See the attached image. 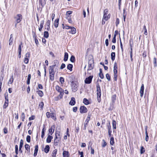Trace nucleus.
Returning a JSON list of instances; mask_svg holds the SVG:
<instances>
[{"mask_svg": "<svg viewBox=\"0 0 157 157\" xmlns=\"http://www.w3.org/2000/svg\"><path fill=\"white\" fill-rule=\"evenodd\" d=\"M35 118V116L34 115H32L31 117H29V121H31L32 120H33Z\"/></svg>", "mask_w": 157, "mask_h": 157, "instance_id": "nucleus-62", "label": "nucleus"}, {"mask_svg": "<svg viewBox=\"0 0 157 157\" xmlns=\"http://www.w3.org/2000/svg\"><path fill=\"white\" fill-rule=\"evenodd\" d=\"M110 17V14H109L107 16L106 15V18L105 19V21L108 20Z\"/></svg>", "mask_w": 157, "mask_h": 157, "instance_id": "nucleus-64", "label": "nucleus"}, {"mask_svg": "<svg viewBox=\"0 0 157 157\" xmlns=\"http://www.w3.org/2000/svg\"><path fill=\"white\" fill-rule=\"evenodd\" d=\"M31 78V75L30 74H29L28 76L27 80V83L29 85L30 82V80Z\"/></svg>", "mask_w": 157, "mask_h": 157, "instance_id": "nucleus-32", "label": "nucleus"}, {"mask_svg": "<svg viewBox=\"0 0 157 157\" xmlns=\"http://www.w3.org/2000/svg\"><path fill=\"white\" fill-rule=\"evenodd\" d=\"M14 18L15 19L16 22L19 23L22 20V16L21 14H18L16 16L14 17Z\"/></svg>", "mask_w": 157, "mask_h": 157, "instance_id": "nucleus-3", "label": "nucleus"}, {"mask_svg": "<svg viewBox=\"0 0 157 157\" xmlns=\"http://www.w3.org/2000/svg\"><path fill=\"white\" fill-rule=\"evenodd\" d=\"M45 127L44 125L42 131L41 137L42 138H43L44 135V132Z\"/></svg>", "mask_w": 157, "mask_h": 157, "instance_id": "nucleus-26", "label": "nucleus"}, {"mask_svg": "<svg viewBox=\"0 0 157 157\" xmlns=\"http://www.w3.org/2000/svg\"><path fill=\"white\" fill-rule=\"evenodd\" d=\"M145 150L144 147L143 146H141L140 150V153L142 154L145 152Z\"/></svg>", "mask_w": 157, "mask_h": 157, "instance_id": "nucleus-42", "label": "nucleus"}, {"mask_svg": "<svg viewBox=\"0 0 157 157\" xmlns=\"http://www.w3.org/2000/svg\"><path fill=\"white\" fill-rule=\"evenodd\" d=\"M54 64L52 66H53L54 67H58L59 65V63L58 61L57 60H55L54 61Z\"/></svg>", "mask_w": 157, "mask_h": 157, "instance_id": "nucleus-21", "label": "nucleus"}, {"mask_svg": "<svg viewBox=\"0 0 157 157\" xmlns=\"http://www.w3.org/2000/svg\"><path fill=\"white\" fill-rule=\"evenodd\" d=\"M96 87H97V96H98L99 97H101V92L100 87L99 86V85L98 83H97L96 84Z\"/></svg>", "mask_w": 157, "mask_h": 157, "instance_id": "nucleus-8", "label": "nucleus"}, {"mask_svg": "<svg viewBox=\"0 0 157 157\" xmlns=\"http://www.w3.org/2000/svg\"><path fill=\"white\" fill-rule=\"evenodd\" d=\"M143 29H144V34L145 35H147V29L146 28V26L145 25H144V26Z\"/></svg>", "mask_w": 157, "mask_h": 157, "instance_id": "nucleus-58", "label": "nucleus"}, {"mask_svg": "<svg viewBox=\"0 0 157 157\" xmlns=\"http://www.w3.org/2000/svg\"><path fill=\"white\" fill-rule=\"evenodd\" d=\"M30 55V52H27L25 55V58H29Z\"/></svg>", "mask_w": 157, "mask_h": 157, "instance_id": "nucleus-53", "label": "nucleus"}, {"mask_svg": "<svg viewBox=\"0 0 157 157\" xmlns=\"http://www.w3.org/2000/svg\"><path fill=\"white\" fill-rule=\"evenodd\" d=\"M88 68L87 71L90 70L94 68V60L93 59H90L88 62Z\"/></svg>", "mask_w": 157, "mask_h": 157, "instance_id": "nucleus-2", "label": "nucleus"}, {"mask_svg": "<svg viewBox=\"0 0 157 157\" xmlns=\"http://www.w3.org/2000/svg\"><path fill=\"white\" fill-rule=\"evenodd\" d=\"M29 59L28 58H25L24 60V62L26 63L27 64L29 63Z\"/></svg>", "mask_w": 157, "mask_h": 157, "instance_id": "nucleus-57", "label": "nucleus"}, {"mask_svg": "<svg viewBox=\"0 0 157 157\" xmlns=\"http://www.w3.org/2000/svg\"><path fill=\"white\" fill-rule=\"evenodd\" d=\"M3 132L4 134H6L8 132L7 128L6 127H5L3 129Z\"/></svg>", "mask_w": 157, "mask_h": 157, "instance_id": "nucleus-63", "label": "nucleus"}, {"mask_svg": "<svg viewBox=\"0 0 157 157\" xmlns=\"http://www.w3.org/2000/svg\"><path fill=\"white\" fill-rule=\"evenodd\" d=\"M144 85L143 84H142L141 87H140V96L141 97H142L143 96L144 93Z\"/></svg>", "mask_w": 157, "mask_h": 157, "instance_id": "nucleus-10", "label": "nucleus"}, {"mask_svg": "<svg viewBox=\"0 0 157 157\" xmlns=\"http://www.w3.org/2000/svg\"><path fill=\"white\" fill-rule=\"evenodd\" d=\"M93 76L90 75L87 78H86L85 80V82L86 84H90L92 82V79L93 78Z\"/></svg>", "mask_w": 157, "mask_h": 157, "instance_id": "nucleus-7", "label": "nucleus"}, {"mask_svg": "<svg viewBox=\"0 0 157 157\" xmlns=\"http://www.w3.org/2000/svg\"><path fill=\"white\" fill-rule=\"evenodd\" d=\"M102 141L103 142V143L102 145V147H104L106 145L107 143L104 140H102Z\"/></svg>", "mask_w": 157, "mask_h": 157, "instance_id": "nucleus-52", "label": "nucleus"}, {"mask_svg": "<svg viewBox=\"0 0 157 157\" xmlns=\"http://www.w3.org/2000/svg\"><path fill=\"white\" fill-rule=\"evenodd\" d=\"M73 65L71 64H69L67 66V69L69 70L70 71H72V70Z\"/></svg>", "mask_w": 157, "mask_h": 157, "instance_id": "nucleus-28", "label": "nucleus"}, {"mask_svg": "<svg viewBox=\"0 0 157 157\" xmlns=\"http://www.w3.org/2000/svg\"><path fill=\"white\" fill-rule=\"evenodd\" d=\"M75 104V98L74 97H72L71 98V100L69 102L70 105H73Z\"/></svg>", "mask_w": 157, "mask_h": 157, "instance_id": "nucleus-14", "label": "nucleus"}, {"mask_svg": "<svg viewBox=\"0 0 157 157\" xmlns=\"http://www.w3.org/2000/svg\"><path fill=\"white\" fill-rule=\"evenodd\" d=\"M53 138L52 136L50 135H48V137L47 138L46 142L47 143H50L51 142L52 139Z\"/></svg>", "mask_w": 157, "mask_h": 157, "instance_id": "nucleus-20", "label": "nucleus"}, {"mask_svg": "<svg viewBox=\"0 0 157 157\" xmlns=\"http://www.w3.org/2000/svg\"><path fill=\"white\" fill-rule=\"evenodd\" d=\"M71 86L72 91L74 92H75L77 90L78 87V83L77 82L71 83Z\"/></svg>", "mask_w": 157, "mask_h": 157, "instance_id": "nucleus-5", "label": "nucleus"}, {"mask_svg": "<svg viewBox=\"0 0 157 157\" xmlns=\"http://www.w3.org/2000/svg\"><path fill=\"white\" fill-rule=\"evenodd\" d=\"M50 20H48L47 21V30H49L50 29Z\"/></svg>", "mask_w": 157, "mask_h": 157, "instance_id": "nucleus-35", "label": "nucleus"}, {"mask_svg": "<svg viewBox=\"0 0 157 157\" xmlns=\"http://www.w3.org/2000/svg\"><path fill=\"white\" fill-rule=\"evenodd\" d=\"M110 140V144L112 145H113L114 143V138L113 137H111Z\"/></svg>", "mask_w": 157, "mask_h": 157, "instance_id": "nucleus-45", "label": "nucleus"}, {"mask_svg": "<svg viewBox=\"0 0 157 157\" xmlns=\"http://www.w3.org/2000/svg\"><path fill=\"white\" fill-rule=\"evenodd\" d=\"M130 50L131 51H130V57L131 59V61L132 60V46H131V44H130Z\"/></svg>", "mask_w": 157, "mask_h": 157, "instance_id": "nucleus-31", "label": "nucleus"}, {"mask_svg": "<svg viewBox=\"0 0 157 157\" xmlns=\"http://www.w3.org/2000/svg\"><path fill=\"white\" fill-rule=\"evenodd\" d=\"M70 61L72 63H74L75 61V59L74 56H71L70 59Z\"/></svg>", "mask_w": 157, "mask_h": 157, "instance_id": "nucleus-37", "label": "nucleus"}, {"mask_svg": "<svg viewBox=\"0 0 157 157\" xmlns=\"http://www.w3.org/2000/svg\"><path fill=\"white\" fill-rule=\"evenodd\" d=\"M56 89L59 93L64 91L58 85L56 86Z\"/></svg>", "mask_w": 157, "mask_h": 157, "instance_id": "nucleus-17", "label": "nucleus"}, {"mask_svg": "<svg viewBox=\"0 0 157 157\" xmlns=\"http://www.w3.org/2000/svg\"><path fill=\"white\" fill-rule=\"evenodd\" d=\"M54 129H53L52 128V126L48 130L49 133H51V134L52 135L54 132Z\"/></svg>", "mask_w": 157, "mask_h": 157, "instance_id": "nucleus-36", "label": "nucleus"}, {"mask_svg": "<svg viewBox=\"0 0 157 157\" xmlns=\"http://www.w3.org/2000/svg\"><path fill=\"white\" fill-rule=\"evenodd\" d=\"M70 29H71V30L69 31V33L72 34H75V33L76 30V29L75 28L73 27H71Z\"/></svg>", "mask_w": 157, "mask_h": 157, "instance_id": "nucleus-12", "label": "nucleus"}, {"mask_svg": "<svg viewBox=\"0 0 157 157\" xmlns=\"http://www.w3.org/2000/svg\"><path fill=\"white\" fill-rule=\"evenodd\" d=\"M119 19L118 18H117L116 21V25L117 26L119 24Z\"/></svg>", "mask_w": 157, "mask_h": 157, "instance_id": "nucleus-59", "label": "nucleus"}, {"mask_svg": "<svg viewBox=\"0 0 157 157\" xmlns=\"http://www.w3.org/2000/svg\"><path fill=\"white\" fill-rule=\"evenodd\" d=\"M44 21L43 20L42 21H40V27L43 28V25L44 24Z\"/></svg>", "mask_w": 157, "mask_h": 157, "instance_id": "nucleus-61", "label": "nucleus"}, {"mask_svg": "<svg viewBox=\"0 0 157 157\" xmlns=\"http://www.w3.org/2000/svg\"><path fill=\"white\" fill-rule=\"evenodd\" d=\"M39 4L40 5L41 7L42 8L46 4V1L45 0H39Z\"/></svg>", "mask_w": 157, "mask_h": 157, "instance_id": "nucleus-18", "label": "nucleus"}, {"mask_svg": "<svg viewBox=\"0 0 157 157\" xmlns=\"http://www.w3.org/2000/svg\"><path fill=\"white\" fill-rule=\"evenodd\" d=\"M25 149L27 151V154L28 155H29L30 154V147L29 145L28 144H26L25 145Z\"/></svg>", "mask_w": 157, "mask_h": 157, "instance_id": "nucleus-11", "label": "nucleus"}, {"mask_svg": "<svg viewBox=\"0 0 157 157\" xmlns=\"http://www.w3.org/2000/svg\"><path fill=\"white\" fill-rule=\"evenodd\" d=\"M49 68V74H55V72L54 71V68L55 67L53 66H50Z\"/></svg>", "mask_w": 157, "mask_h": 157, "instance_id": "nucleus-13", "label": "nucleus"}, {"mask_svg": "<svg viewBox=\"0 0 157 157\" xmlns=\"http://www.w3.org/2000/svg\"><path fill=\"white\" fill-rule=\"evenodd\" d=\"M70 82L71 83L76 82L75 81V77L74 76H71L70 77Z\"/></svg>", "mask_w": 157, "mask_h": 157, "instance_id": "nucleus-23", "label": "nucleus"}, {"mask_svg": "<svg viewBox=\"0 0 157 157\" xmlns=\"http://www.w3.org/2000/svg\"><path fill=\"white\" fill-rule=\"evenodd\" d=\"M63 92L64 91H63L62 92L60 93V94L58 96H59V97L60 98V99H61L62 98L63 95L64 94Z\"/></svg>", "mask_w": 157, "mask_h": 157, "instance_id": "nucleus-56", "label": "nucleus"}, {"mask_svg": "<svg viewBox=\"0 0 157 157\" xmlns=\"http://www.w3.org/2000/svg\"><path fill=\"white\" fill-rule=\"evenodd\" d=\"M91 115V114H90V113H88L87 118L86 119V120H85L84 124V126L83 128V129L84 130H85L86 129V126L88 124L89 121L90 120Z\"/></svg>", "mask_w": 157, "mask_h": 157, "instance_id": "nucleus-4", "label": "nucleus"}, {"mask_svg": "<svg viewBox=\"0 0 157 157\" xmlns=\"http://www.w3.org/2000/svg\"><path fill=\"white\" fill-rule=\"evenodd\" d=\"M113 73L114 76V80L117 81V66L116 62H115L113 67Z\"/></svg>", "mask_w": 157, "mask_h": 157, "instance_id": "nucleus-1", "label": "nucleus"}, {"mask_svg": "<svg viewBox=\"0 0 157 157\" xmlns=\"http://www.w3.org/2000/svg\"><path fill=\"white\" fill-rule=\"evenodd\" d=\"M23 140H22L21 139L20 142V145L19 148L21 149L23 145Z\"/></svg>", "mask_w": 157, "mask_h": 157, "instance_id": "nucleus-43", "label": "nucleus"}, {"mask_svg": "<svg viewBox=\"0 0 157 157\" xmlns=\"http://www.w3.org/2000/svg\"><path fill=\"white\" fill-rule=\"evenodd\" d=\"M112 101L113 103L115 102V101L116 100V95H113L112 96Z\"/></svg>", "mask_w": 157, "mask_h": 157, "instance_id": "nucleus-50", "label": "nucleus"}, {"mask_svg": "<svg viewBox=\"0 0 157 157\" xmlns=\"http://www.w3.org/2000/svg\"><path fill=\"white\" fill-rule=\"evenodd\" d=\"M37 93H38L39 95L41 97H42L43 96V93L41 90H38V91H37Z\"/></svg>", "mask_w": 157, "mask_h": 157, "instance_id": "nucleus-30", "label": "nucleus"}, {"mask_svg": "<svg viewBox=\"0 0 157 157\" xmlns=\"http://www.w3.org/2000/svg\"><path fill=\"white\" fill-rule=\"evenodd\" d=\"M68 55L67 53L65 52L64 53V58L63 60L64 61H67L68 59Z\"/></svg>", "mask_w": 157, "mask_h": 157, "instance_id": "nucleus-24", "label": "nucleus"}, {"mask_svg": "<svg viewBox=\"0 0 157 157\" xmlns=\"http://www.w3.org/2000/svg\"><path fill=\"white\" fill-rule=\"evenodd\" d=\"M30 139H31V137L30 136L28 135L27 136L26 138V141L28 142L29 143L30 142Z\"/></svg>", "mask_w": 157, "mask_h": 157, "instance_id": "nucleus-48", "label": "nucleus"}, {"mask_svg": "<svg viewBox=\"0 0 157 157\" xmlns=\"http://www.w3.org/2000/svg\"><path fill=\"white\" fill-rule=\"evenodd\" d=\"M46 115L48 118H51L55 121L56 119V117L55 116V114L54 113H50L49 112H47L46 113Z\"/></svg>", "mask_w": 157, "mask_h": 157, "instance_id": "nucleus-6", "label": "nucleus"}, {"mask_svg": "<svg viewBox=\"0 0 157 157\" xmlns=\"http://www.w3.org/2000/svg\"><path fill=\"white\" fill-rule=\"evenodd\" d=\"M72 13V11L69 10V11H67V12L66 13V15L67 16L68 15L67 17H69V15L71 14Z\"/></svg>", "mask_w": 157, "mask_h": 157, "instance_id": "nucleus-54", "label": "nucleus"}, {"mask_svg": "<svg viewBox=\"0 0 157 157\" xmlns=\"http://www.w3.org/2000/svg\"><path fill=\"white\" fill-rule=\"evenodd\" d=\"M38 146L37 145H36L35 146V148L34 150V152L33 154V156L34 157H36L37 155L38 152Z\"/></svg>", "mask_w": 157, "mask_h": 157, "instance_id": "nucleus-15", "label": "nucleus"}, {"mask_svg": "<svg viewBox=\"0 0 157 157\" xmlns=\"http://www.w3.org/2000/svg\"><path fill=\"white\" fill-rule=\"evenodd\" d=\"M22 44V42H21L20 44L19 45L18 48V52H21V45Z\"/></svg>", "mask_w": 157, "mask_h": 157, "instance_id": "nucleus-46", "label": "nucleus"}, {"mask_svg": "<svg viewBox=\"0 0 157 157\" xmlns=\"http://www.w3.org/2000/svg\"><path fill=\"white\" fill-rule=\"evenodd\" d=\"M59 21V19L57 18L54 21V26L56 28H57L58 26Z\"/></svg>", "mask_w": 157, "mask_h": 157, "instance_id": "nucleus-16", "label": "nucleus"}, {"mask_svg": "<svg viewBox=\"0 0 157 157\" xmlns=\"http://www.w3.org/2000/svg\"><path fill=\"white\" fill-rule=\"evenodd\" d=\"M15 152L16 155H17L18 154V146L17 145L15 146Z\"/></svg>", "mask_w": 157, "mask_h": 157, "instance_id": "nucleus-47", "label": "nucleus"}, {"mask_svg": "<svg viewBox=\"0 0 157 157\" xmlns=\"http://www.w3.org/2000/svg\"><path fill=\"white\" fill-rule=\"evenodd\" d=\"M54 74H49L50 79L52 81L54 79Z\"/></svg>", "mask_w": 157, "mask_h": 157, "instance_id": "nucleus-41", "label": "nucleus"}, {"mask_svg": "<svg viewBox=\"0 0 157 157\" xmlns=\"http://www.w3.org/2000/svg\"><path fill=\"white\" fill-rule=\"evenodd\" d=\"M44 36L47 38L49 37V33L48 31H44Z\"/></svg>", "mask_w": 157, "mask_h": 157, "instance_id": "nucleus-34", "label": "nucleus"}, {"mask_svg": "<svg viewBox=\"0 0 157 157\" xmlns=\"http://www.w3.org/2000/svg\"><path fill=\"white\" fill-rule=\"evenodd\" d=\"M63 157H69V155L68 151H64L63 153Z\"/></svg>", "mask_w": 157, "mask_h": 157, "instance_id": "nucleus-19", "label": "nucleus"}, {"mask_svg": "<svg viewBox=\"0 0 157 157\" xmlns=\"http://www.w3.org/2000/svg\"><path fill=\"white\" fill-rule=\"evenodd\" d=\"M112 126L113 129L116 128V122L115 120H113L112 121Z\"/></svg>", "mask_w": 157, "mask_h": 157, "instance_id": "nucleus-29", "label": "nucleus"}, {"mask_svg": "<svg viewBox=\"0 0 157 157\" xmlns=\"http://www.w3.org/2000/svg\"><path fill=\"white\" fill-rule=\"evenodd\" d=\"M59 81L61 84H63L64 82L63 78L62 77H60L59 78Z\"/></svg>", "mask_w": 157, "mask_h": 157, "instance_id": "nucleus-49", "label": "nucleus"}, {"mask_svg": "<svg viewBox=\"0 0 157 157\" xmlns=\"http://www.w3.org/2000/svg\"><path fill=\"white\" fill-rule=\"evenodd\" d=\"M83 102L86 105H88L90 104L88 100L86 98H84Z\"/></svg>", "mask_w": 157, "mask_h": 157, "instance_id": "nucleus-33", "label": "nucleus"}, {"mask_svg": "<svg viewBox=\"0 0 157 157\" xmlns=\"http://www.w3.org/2000/svg\"><path fill=\"white\" fill-rule=\"evenodd\" d=\"M50 147L48 145H46L44 149V151L46 153H48L49 151Z\"/></svg>", "mask_w": 157, "mask_h": 157, "instance_id": "nucleus-22", "label": "nucleus"}, {"mask_svg": "<svg viewBox=\"0 0 157 157\" xmlns=\"http://www.w3.org/2000/svg\"><path fill=\"white\" fill-rule=\"evenodd\" d=\"M108 10L107 9H105L104 12V15L103 17H104V19L106 18V16L108 14Z\"/></svg>", "mask_w": 157, "mask_h": 157, "instance_id": "nucleus-27", "label": "nucleus"}, {"mask_svg": "<svg viewBox=\"0 0 157 157\" xmlns=\"http://www.w3.org/2000/svg\"><path fill=\"white\" fill-rule=\"evenodd\" d=\"M106 126L107 128V129H108V131H111V127L110 125V122H109L108 123H107L106 124Z\"/></svg>", "mask_w": 157, "mask_h": 157, "instance_id": "nucleus-38", "label": "nucleus"}, {"mask_svg": "<svg viewBox=\"0 0 157 157\" xmlns=\"http://www.w3.org/2000/svg\"><path fill=\"white\" fill-rule=\"evenodd\" d=\"M106 77L108 81H110V77L109 75L108 74H107L106 75Z\"/></svg>", "mask_w": 157, "mask_h": 157, "instance_id": "nucleus-60", "label": "nucleus"}, {"mask_svg": "<svg viewBox=\"0 0 157 157\" xmlns=\"http://www.w3.org/2000/svg\"><path fill=\"white\" fill-rule=\"evenodd\" d=\"M115 56V53L114 52H112L111 54V59L113 61L114 60Z\"/></svg>", "mask_w": 157, "mask_h": 157, "instance_id": "nucleus-25", "label": "nucleus"}, {"mask_svg": "<svg viewBox=\"0 0 157 157\" xmlns=\"http://www.w3.org/2000/svg\"><path fill=\"white\" fill-rule=\"evenodd\" d=\"M13 75H12L9 81L8 84H11L13 83Z\"/></svg>", "mask_w": 157, "mask_h": 157, "instance_id": "nucleus-44", "label": "nucleus"}, {"mask_svg": "<svg viewBox=\"0 0 157 157\" xmlns=\"http://www.w3.org/2000/svg\"><path fill=\"white\" fill-rule=\"evenodd\" d=\"M44 104L43 102H41L39 104V106L42 109L43 108Z\"/></svg>", "mask_w": 157, "mask_h": 157, "instance_id": "nucleus-55", "label": "nucleus"}, {"mask_svg": "<svg viewBox=\"0 0 157 157\" xmlns=\"http://www.w3.org/2000/svg\"><path fill=\"white\" fill-rule=\"evenodd\" d=\"M8 102H9V101H8L7 100V101H5V103L3 105V106L4 109H6V107L8 106Z\"/></svg>", "mask_w": 157, "mask_h": 157, "instance_id": "nucleus-40", "label": "nucleus"}, {"mask_svg": "<svg viewBox=\"0 0 157 157\" xmlns=\"http://www.w3.org/2000/svg\"><path fill=\"white\" fill-rule=\"evenodd\" d=\"M80 113H86L87 111V109L86 107L84 106H80L79 109Z\"/></svg>", "mask_w": 157, "mask_h": 157, "instance_id": "nucleus-9", "label": "nucleus"}, {"mask_svg": "<svg viewBox=\"0 0 157 157\" xmlns=\"http://www.w3.org/2000/svg\"><path fill=\"white\" fill-rule=\"evenodd\" d=\"M57 150L56 149L54 150L52 152V157H56V155L57 152Z\"/></svg>", "mask_w": 157, "mask_h": 157, "instance_id": "nucleus-39", "label": "nucleus"}, {"mask_svg": "<svg viewBox=\"0 0 157 157\" xmlns=\"http://www.w3.org/2000/svg\"><path fill=\"white\" fill-rule=\"evenodd\" d=\"M21 118L22 121H24V119L25 118V115L24 113H22L21 114Z\"/></svg>", "mask_w": 157, "mask_h": 157, "instance_id": "nucleus-51", "label": "nucleus"}]
</instances>
